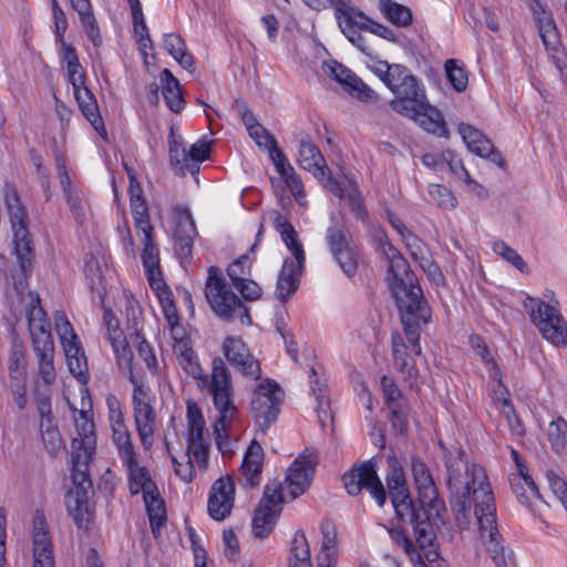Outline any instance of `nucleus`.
I'll use <instances>...</instances> for the list:
<instances>
[{"instance_id": "e2e57ef3", "label": "nucleus", "mask_w": 567, "mask_h": 567, "mask_svg": "<svg viewBox=\"0 0 567 567\" xmlns=\"http://www.w3.org/2000/svg\"><path fill=\"white\" fill-rule=\"evenodd\" d=\"M54 354L37 357L38 375L44 384L50 385L55 381L56 373L53 364Z\"/></svg>"}, {"instance_id": "e433bc0d", "label": "nucleus", "mask_w": 567, "mask_h": 567, "mask_svg": "<svg viewBox=\"0 0 567 567\" xmlns=\"http://www.w3.org/2000/svg\"><path fill=\"white\" fill-rule=\"evenodd\" d=\"M512 456L516 463L517 467V474H512L509 477V482L512 485L513 492L516 494L517 499L520 504H527L528 498L524 494H519L517 489V485L520 484V481H524L526 484V487L528 488L529 493L537 498L540 497L539 491L535 482L533 481L532 476L528 474L527 467L524 464L523 460L520 458L517 451H512Z\"/></svg>"}, {"instance_id": "473e14b6", "label": "nucleus", "mask_w": 567, "mask_h": 567, "mask_svg": "<svg viewBox=\"0 0 567 567\" xmlns=\"http://www.w3.org/2000/svg\"><path fill=\"white\" fill-rule=\"evenodd\" d=\"M146 512L150 519L152 533L158 537L162 526L166 523V511L157 487L155 492L147 491L143 494Z\"/></svg>"}, {"instance_id": "aec40b11", "label": "nucleus", "mask_w": 567, "mask_h": 567, "mask_svg": "<svg viewBox=\"0 0 567 567\" xmlns=\"http://www.w3.org/2000/svg\"><path fill=\"white\" fill-rule=\"evenodd\" d=\"M223 352L228 362L243 375L254 380L261 378L259 361L251 354L249 348L240 338H225Z\"/></svg>"}, {"instance_id": "de8ad7c7", "label": "nucleus", "mask_w": 567, "mask_h": 567, "mask_svg": "<svg viewBox=\"0 0 567 567\" xmlns=\"http://www.w3.org/2000/svg\"><path fill=\"white\" fill-rule=\"evenodd\" d=\"M34 401L37 411L40 415V432L42 430H56V425L53 423V416L51 411V394L48 390H34Z\"/></svg>"}, {"instance_id": "f704fd0d", "label": "nucleus", "mask_w": 567, "mask_h": 567, "mask_svg": "<svg viewBox=\"0 0 567 567\" xmlns=\"http://www.w3.org/2000/svg\"><path fill=\"white\" fill-rule=\"evenodd\" d=\"M161 81L163 83L162 94L167 107L174 113L181 112L184 109L185 100L178 80L168 69H164L161 73Z\"/></svg>"}, {"instance_id": "1a4fd4ad", "label": "nucleus", "mask_w": 567, "mask_h": 567, "mask_svg": "<svg viewBox=\"0 0 567 567\" xmlns=\"http://www.w3.org/2000/svg\"><path fill=\"white\" fill-rule=\"evenodd\" d=\"M81 467L82 464L76 470L71 468L73 487L65 497V504L78 529L89 532L94 520V505L90 501L93 491L89 470Z\"/></svg>"}, {"instance_id": "69168bd1", "label": "nucleus", "mask_w": 567, "mask_h": 567, "mask_svg": "<svg viewBox=\"0 0 567 567\" xmlns=\"http://www.w3.org/2000/svg\"><path fill=\"white\" fill-rule=\"evenodd\" d=\"M227 274L234 285L246 279L245 276L250 274L249 258L244 255L236 259L233 264L229 265Z\"/></svg>"}, {"instance_id": "a18cd8bd", "label": "nucleus", "mask_w": 567, "mask_h": 567, "mask_svg": "<svg viewBox=\"0 0 567 567\" xmlns=\"http://www.w3.org/2000/svg\"><path fill=\"white\" fill-rule=\"evenodd\" d=\"M112 441L122 464H132L134 460L138 458V452L133 444L128 429L112 433Z\"/></svg>"}, {"instance_id": "f8f14e48", "label": "nucleus", "mask_w": 567, "mask_h": 567, "mask_svg": "<svg viewBox=\"0 0 567 567\" xmlns=\"http://www.w3.org/2000/svg\"><path fill=\"white\" fill-rule=\"evenodd\" d=\"M284 391L270 379L261 380L252 391L250 411L256 423L267 430L278 417Z\"/></svg>"}, {"instance_id": "774afa93", "label": "nucleus", "mask_w": 567, "mask_h": 567, "mask_svg": "<svg viewBox=\"0 0 567 567\" xmlns=\"http://www.w3.org/2000/svg\"><path fill=\"white\" fill-rule=\"evenodd\" d=\"M417 262L433 284L436 286L444 284V276L441 272L439 266L433 261L430 254L419 259Z\"/></svg>"}, {"instance_id": "6e6d98bb", "label": "nucleus", "mask_w": 567, "mask_h": 567, "mask_svg": "<svg viewBox=\"0 0 567 567\" xmlns=\"http://www.w3.org/2000/svg\"><path fill=\"white\" fill-rule=\"evenodd\" d=\"M429 195L443 209H453L457 204L454 194L441 184L429 185Z\"/></svg>"}, {"instance_id": "bf43d9fd", "label": "nucleus", "mask_w": 567, "mask_h": 567, "mask_svg": "<svg viewBox=\"0 0 567 567\" xmlns=\"http://www.w3.org/2000/svg\"><path fill=\"white\" fill-rule=\"evenodd\" d=\"M324 72L334 79L337 82L344 84L351 87L353 80H355L357 75L352 73L349 69L343 66L342 64L331 61L324 63L323 65Z\"/></svg>"}, {"instance_id": "052dcab7", "label": "nucleus", "mask_w": 567, "mask_h": 567, "mask_svg": "<svg viewBox=\"0 0 567 567\" xmlns=\"http://www.w3.org/2000/svg\"><path fill=\"white\" fill-rule=\"evenodd\" d=\"M449 166L451 172L458 179L463 181L472 190L481 195V193L484 190L483 186L471 177L470 173L464 167L461 159L456 158L455 156H451L449 161Z\"/></svg>"}, {"instance_id": "58836bf2", "label": "nucleus", "mask_w": 567, "mask_h": 567, "mask_svg": "<svg viewBox=\"0 0 567 567\" xmlns=\"http://www.w3.org/2000/svg\"><path fill=\"white\" fill-rule=\"evenodd\" d=\"M164 49L187 71H195L194 58L187 53L186 45L181 35L167 33L164 35Z\"/></svg>"}, {"instance_id": "f3484780", "label": "nucleus", "mask_w": 567, "mask_h": 567, "mask_svg": "<svg viewBox=\"0 0 567 567\" xmlns=\"http://www.w3.org/2000/svg\"><path fill=\"white\" fill-rule=\"evenodd\" d=\"M179 367L183 371L198 382V386L205 390L214 401V382L215 380H223L228 383L230 393L234 392L233 380L229 369L221 358H215L213 360L212 372L209 375L204 373V370L199 363L197 354L188 353L177 359Z\"/></svg>"}, {"instance_id": "cd10ccee", "label": "nucleus", "mask_w": 567, "mask_h": 567, "mask_svg": "<svg viewBox=\"0 0 567 567\" xmlns=\"http://www.w3.org/2000/svg\"><path fill=\"white\" fill-rule=\"evenodd\" d=\"M529 8L545 48L556 51L560 44V39L550 11L546 10L539 0H532Z\"/></svg>"}, {"instance_id": "412c9836", "label": "nucleus", "mask_w": 567, "mask_h": 567, "mask_svg": "<svg viewBox=\"0 0 567 567\" xmlns=\"http://www.w3.org/2000/svg\"><path fill=\"white\" fill-rule=\"evenodd\" d=\"M384 84L394 94V99L390 101V106L394 112L398 109L396 101L406 105L413 97L422 96V92H424L416 78L401 64H392L391 75L386 78Z\"/></svg>"}, {"instance_id": "bb28decb", "label": "nucleus", "mask_w": 567, "mask_h": 567, "mask_svg": "<svg viewBox=\"0 0 567 567\" xmlns=\"http://www.w3.org/2000/svg\"><path fill=\"white\" fill-rule=\"evenodd\" d=\"M298 163L317 178H323L329 173L324 157L310 136L305 133L299 134Z\"/></svg>"}, {"instance_id": "2f4dec72", "label": "nucleus", "mask_w": 567, "mask_h": 567, "mask_svg": "<svg viewBox=\"0 0 567 567\" xmlns=\"http://www.w3.org/2000/svg\"><path fill=\"white\" fill-rule=\"evenodd\" d=\"M209 150V143L206 141H198L193 144L188 152H186L185 148H182V164L178 166L179 174H198L200 163L208 158Z\"/></svg>"}, {"instance_id": "8fccbe9b", "label": "nucleus", "mask_w": 567, "mask_h": 567, "mask_svg": "<svg viewBox=\"0 0 567 567\" xmlns=\"http://www.w3.org/2000/svg\"><path fill=\"white\" fill-rule=\"evenodd\" d=\"M323 542L321 551L318 555V566L327 565V567H336L337 564V536L333 530L322 528Z\"/></svg>"}, {"instance_id": "ea45409f", "label": "nucleus", "mask_w": 567, "mask_h": 567, "mask_svg": "<svg viewBox=\"0 0 567 567\" xmlns=\"http://www.w3.org/2000/svg\"><path fill=\"white\" fill-rule=\"evenodd\" d=\"M130 3L131 12H132V19H133V25H134V33L137 37V41L140 44L141 50H143V53L146 54L145 50L147 48H153V42L144 19L142 4L140 0H127Z\"/></svg>"}, {"instance_id": "49530a36", "label": "nucleus", "mask_w": 567, "mask_h": 567, "mask_svg": "<svg viewBox=\"0 0 567 567\" xmlns=\"http://www.w3.org/2000/svg\"><path fill=\"white\" fill-rule=\"evenodd\" d=\"M391 538L398 544L401 545L409 556V558L416 563L415 567H427V565L422 560L421 555L416 550L413 542L410 538V534H412V529L410 526L401 527V528H392L389 530Z\"/></svg>"}, {"instance_id": "b1692460", "label": "nucleus", "mask_w": 567, "mask_h": 567, "mask_svg": "<svg viewBox=\"0 0 567 567\" xmlns=\"http://www.w3.org/2000/svg\"><path fill=\"white\" fill-rule=\"evenodd\" d=\"M235 501V484L229 476L216 480L210 488L207 509L215 520L229 516Z\"/></svg>"}, {"instance_id": "7ed1b4c3", "label": "nucleus", "mask_w": 567, "mask_h": 567, "mask_svg": "<svg viewBox=\"0 0 567 567\" xmlns=\"http://www.w3.org/2000/svg\"><path fill=\"white\" fill-rule=\"evenodd\" d=\"M384 254L389 259L386 279L390 290L399 310L402 312L411 341L416 343L417 337L412 332L411 327L420 320H426L430 317V307L423 297L421 287L410 270L406 259L391 244L385 245Z\"/></svg>"}, {"instance_id": "c85d7f7f", "label": "nucleus", "mask_w": 567, "mask_h": 567, "mask_svg": "<svg viewBox=\"0 0 567 567\" xmlns=\"http://www.w3.org/2000/svg\"><path fill=\"white\" fill-rule=\"evenodd\" d=\"M264 451L261 445L252 441L248 446L240 467L245 485L256 487L260 484L264 465Z\"/></svg>"}, {"instance_id": "a211bd4d", "label": "nucleus", "mask_w": 567, "mask_h": 567, "mask_svg": "<svg viewBox=\"0 0 567 567\" xmlns=\"http://www.w3.org/2000/svg\"><path fill=\"white\" fill-rule=\"evenodd\" d=\"M78 437L72 441V468L89 470V464L96 447L95 426L92 415L84 410L74 416Z\"/></svg>"}, {"instance_id": "72a5a7b5", "label": "nucleus", "mask_w": 567, "mask_h": 567, "mask_svg": "<svg viewBox=\"0 0 567 567\" xmlns=\"http://www.w3.org/2000/svg\"><path fill=\"white\" fill-rule=\"evenodd\" d=\"M73 94L84 117L94 126L95 130H97L99 126L103 127L96 100L86 84L73 87Z\"/></svg>"}, {"instance_id": "f03ea898", "label": "nucleus", "mask_w": 567, "mask_h": 567, "mask_svg": "<svg viewBox=\"0 0 567 567\" xmlns=\"http://www.w3.org/2000/svg\"><path fill=\"white\" fill-rule=\"evenodd\" d=\"M318 457L312 452L299 455L287 470L285 485L278 482L268 483L264 495L255 511L252 533L258 538L266 537L272 529L285 501V492L291 499L303 494L310 486Z\"/></svg>"}, {"instance_id": "4be33fe9", "label": "nucleus", "mask_w": 567, "mask_h": 567, "mask_svg": "<svg viewBox=\"0 0 567 567\" xmlns=\"http://www.w3.org/2000/svg\"><path fill=\"white\" fill-rule=\"evenodd\" d=\"M384 84L394 94V99L390 101V106L394 112L398 109L396 101L406 105L413 97L422 96V92H424L416 78L401 64H392L391 75L386 78Z\"/></svg>"}, {"instance_id": "6ab92c4d", "label": "nucleus", "mask_w": 567, "mask_h": 567, "mask_svg": "<svg viewBox=\"0 0 567 567\" xmlns=\"http://www.w3.org/2000/svg\"><path fill=\"white\" fill-rule=\"evenodd\" d=\"M342 480L350 495H358L363 488H367L380 506L384 504L386 493L377 475L373 458L346 473Z\"/></svg>"}, {"instance_id": "4c0bfd02", "label": "nucleus", "mask_w": 567, "mask_h": 567, "mask_svg": "<svg viewBox=\"0 0 567 567\" xmlns=\"http://www.w3.org/2000/svg\"><path fill=\"white\" fill-rule=\"evenodd\" d=\"M278 174L285 181L286 186L291 194L299 200L303 197V187L300 177L297 175L295 168L291 166L284 153H276V158L272 162Z\"/></svg>"}, {"instance_id": "4468645a", "label": "nucleus", "mask_w": 567, "mask_h": 567, "mask_svg": "<svg viewBox=\"0 0 567 567\" xmlns=\"http://www.w3.org/2000/svg\"><path fill=\"white\" fill-rule=\"evenodd\" d=\"M131 382L134 384L132 401L135 427L143 449L150 451L154 444L156 412L151 404L150 389L132 373Z\"/></svg>"}, {"instance_id": "a878e982", "label": "nucleus", "mask_w": 567, "mask_h": 567, "mask_svg": "<svg viewBox=\"0 0 567 567\" xmlns=\"http://www.w3.org/2000/svg\"><path fill=\"white\" fill-rule=\"evenodd\" d=\"M458 133L472 153L489 159L502 168L505 167V159L502 154L494 148L492 142L476 127L462 123L458 125Z\"/></svg>"}, {"instance_id": "3c124183", "label": "nucleus", "mask_w": 567, "mask_h": 567, "mask_svg": "<svg viewBox=\"0 0 567 567\" xmlns=\"http://www.w3.org/2000/svg\"><path fill=\"white\" fill-rule=\"evenodd\" d=\"M444 69L446 73V78L452 86L457 92H463L467 87L468 79L466 71L462 65L457 63L454 59H449L444 63Z\"/></svg>"}, {"instance_id": "423d86ee", "label": "nucleus", "mask_w": 567, "mask_h": 567, "mask_svg": "<svg viewBox=\"0 0 567 567\" xmlns=\"http://www.w3.org/2000/svg\"><path fill=\"white\" fill-rule=\"evenodd\" d=\"M543 300L527 296L523 307L529 315L542 336L555 346L567 344V323L560 313L559 301L554 297L553 291L547 290Z\"/></svg>"}, {"instance_id": "603ef678", "label": "nucleus", "mask_w": 567, "mask_h": 567, "mask_svg": "<svg viewBox=\"0 0 567 567\" xmlns=\"http://www.w3.org/2000/svg\"><path fill=\"white\" fill-rule=\"evenodd\" d=\"M493 251L514 266L522 274L529 272V268L520 255H518V252L511 248L506 243L502 240L495 241L493 244Z\"/></svg>"}, {"instance_id": "37998d69", "label": "nucleus", "mask_w": 567, "mask_h": 567, "mask_svg": "<svg viewBox=\"0 0 567 567\" xmlns=\"http://www.w3.org/2000/svg\"><path fill=\"white\" fill-rule=\"evenodd\" d=\"M326 240L332 256L351 247L348 230L340 221L332 220V224L327 228Z\"/></svg>"}, {"instance_id": "dca6fc26", "label": "nucleus", "mask_w": 567, "mask_h": 567, "mask_svg": "<svg viewBox=\"0 0 567 567\" xmlns=\"http://www.w3.org/2000/svg\"><path fill=\"white\" fill-rule=\"evenodd\" d=\"M396 113L413 120L424 131L437 135L447 136V127L442 113L431 105L422 92V96L413 97L410 103L403 105L395 102Z\"/></svg>"}, {"instance_id": "2eb2a0df", "label": "nucleus", "mask_w": 567, "mask_h": 567, "mask_svg": "<svg viewBox=\"0 0 567 567\" xmlns=\"http://www.w3.org/2000/svg\"><path fill=\"white\" fill-rule=\"evenodd\" d=\"M55 330L70 372L82 383L87 380V362L78 336L63 312L54 313Z\"/></svg>"}, {"instance_id": "9d476101", "label": "nucleus", "mask_w": 567, "mask_h": 567, "mask_svg": "<svg viewBox=\"0 0 567 567\" xmlns=\"http://www.w3.org/2000/svg\"><path fill=\"white\" fill-rule=\"evenodd\" d=\"M214 408L217 412L213 425L216 445L223 455H231L229 431L239 416L238 408L234 402V392L230 393L228 383L223 380L214 382Z\"/></svg>"}, {"instance_id": "a19ab883", "label": "nucleus", "mask_w": 567, "mask_h": 567, "mask_svg": "<svg viewBox=\"0 0 567 567\" xmlns=\"http://www.w3.org/2000/svg\"><path fill=\"white\" fill-rule=\"evenodd\" d=\"M380 11L382 14L396 27H409L412 23V11L393 0H381Z\"/></svg>"}, {"instance_id": "680f3d73", "label": "nucleus", "mask_w": 567, "mask_h": 567, "mask_svg": "<svg viewBox=\"0 0 567 567\" xmlns=\"http://www.w3.org/2000/svg\"><path fill=\"white\" fill-rule=\"evenodd\" d=\"M343 272L351 277L358 269V251L351 246L333 256Z\"/></svg>"}, {"instance_id": "393cba45", "label": "nucleus", "mask_w": 567, "mask_h": 567, "mask_svg": "<svg viewBox=\"0 0 567 567\" xmlns=\"http://www.w3.org/2000/svg\"><path fill=\"white\" fill-rule=\"evenodd\" d=\"M173 236L179 256L187 257L192 252L193 241L197 235L196 226L188 207L175 206L173 208Z\"/></svg>"}, {"instance_id": "ddd939ff", "label": "nucleus", "mask_w": 567, "mask_h": 567, "mask_svg": "<svg viewBox=\"0 0 567 567\" xmlns=\"http://www.w3.org/2000/svg\"><path fill=\"white\" fill-rule=\"evenodd\" d=\"M339 28L347 39L363 53H368V51L365 40L360 33V30H367L392 42L396 41L395 33L390 28L370 19L353 7L349 10H344L342 16L339 17Z\"/></svg>"}, {"instance_id": "7c9ffc66", "label": "nucleus", "mask_w": 567, "mask_h": 567, "mask_svg": "<svg viewBox=\"0 0 567 567\" xmlns=\"http://www.w3.org/2000/svg\"><path fill=\"white\" fill-rule=\"evenodd\" d=\"M415 488L417 491L416 508L427 509V513L432 516L431 511L439 513L440 508L443 507V502L439 498L437 487L434 483L432 474L429 473L417 480H414Z\"/></svg>"}, {"instance_id": "6e6552de", "label": "nucleus", "mask_w": 567, "mask_h": 567, "mask_svg": "<svg viewBox=\"0 0 567 567\" xmlns=\"http://www.w3.org/2000/svg\"><path fill=\"white\" fill-rule=\"evenodd\" d=\"M205 297L212 310L221 319L230 320L235 313H238L243 324L249 326L251 323L248 309L227 285L221 270L216 266L208 268Z\"/></svg>"}, {"instance_id": "39448f33", "label": "nucleus", "mask_w": 567, "mask_h": 567, "mask_svg": "<svg viewBox=\"0 0 567 567\" xmlns=\"http://www.w3.org/2000/svg\"><path fill=\"white\" fill-rule=\"evenodd\" d=\"M274 226L296 260L293 261L290 258H286L277 279V298L281 301H286L298 289L299 277L302 275L305 268L306 254L295 228L286 216L277 213L274 218Z\"/></svg>"}, {"instance_id": "c9c22d12", "label": "nucleus", "mask_w": 567, "mask_h": 567, "mask_svg": "<svg viewBox=\"0 0 567 567\" xmlns=\"http://www.w3.org/2000/svg\"><path fill=\"white\" fill-rule=\"evenodd\" d=\"M128 474V487L132 495H136L140 492L143 494L147 491L155 492L156 485L151 480L146 467L140 465L138 458L134 460L132 464H123Z\"/></svg>"}, {"instance_id": "79ce46f5", "label": "nucleus", "mask_w": 567, "mask_h": 567, "mask_svg": "<svg viewBox=\"0 0 567 567\" xmlns=\"http://www.w3.org/2000/svg\"><path fill=\"white\" fill-rule=\"evenodd\" d=\"M289 567H312L306 535L297 532L291 542Z\"/></svg>"}, {"instance_id": "c756f323", "label": "nucleus", "mask_w": 567, "mask_h": 567, "mask_svg": "<svg viewBox=\"0 0 567 567\" xmlns=\"http://www.w3.org/2000/svg\"><path fill=\"white\" fill-rule=\"evenodd\" d=\"M55 167L71 212L78 223H82L85 215L83 200L80 194L71 187V179L66 172L65 161L61 154L55 155Z\"/></svg>"}, {"instance_id": "0eeeda50", "label": "nucleus", "mask_w": 567, "mask_h": 567, "mask_svg": "<svg viewBox=\"0 0 567 567\" xmlns=\"http://www.w3.org/2000/svg\"><path fill=\"white\" fill-rule=\"evenodd\" d=\"M4 204L11 224L14 252L22 274L27 276L31 270L34 258L33 240L28 229V213L19 198L18 192L13 187L6 189Z\"/></svg>"}, {"instance_id": "13d9d810", "label": "nucleus", "mask_w": 567, "mask_h": 567, "mask_svg": "<svg viewBox=\"0 0 567 567\" xmlns=\"http://www.w3.org/2000/svg\"><path fill=\"white\" fill-rule=\"evenodd\" d=\"M209 441L187 440L186 455L193 457L199 467L205 468L208 463Z\"/></svg>"}, {"instance_id": "5fc2aeb1", "label": "nucleus", "mask_w": 567, "mask_h": 567, "mask_svg": "<svg viewBox=\"0 0 567 567\" xmlns=\"http://www.w3.org/2000/svg\"><path fill=\"white\" fill-rule=\"evenodd\" d=\"M248 133L259 147H265L268 151L272 162L276 158V153H282L274 136L262 125L252 127Z\"/></svg>"}, {"instance_id": "338daca9", "label": "nucleus", "mask_w": 567, "mask_h": 567, "mask_svg": "<svg viewBox=\"0 0 567 567\" xmlns=\"http://www.w3.org/2000/svg\"><path fill=\"white\" fill-rule=\"evenodd\" d=\"M346 199L348 200L349 206L352 213L355 215V217L361 221L365 223L368 220L369 214L363 205V200L359 190L355 187L351 188L347 193Z\"/></svg>"}, {"instance_id": "9b49d317", "label": "nucleus", "mask_w": 567, "mask_h": 567, "mask_svg": "<svg viewBox=\"0 0 567 567\" xmlns=\"http://www.w3.org/2000/svg\"><path fill=\"white\" fill-rule=\"evenodd\" d=\"M402 315V312L400 311ZM431 320V316L426 320H420L411 327L412 332L417 337L416 343L411 341L410 334L408 333L406 326L401 316L406 341L399 332H393L391 336V352L394 368L402 374L403 379L409 382L411 386L415 385L419 379V370L415 365L414 357L420 355L422 348L420 344V327L427 324Z\"/></svg>"}, {"instance_id": "09e8293b", "label": "nucleus", "mask_w": 567, "mask_h": 567, "mask_svg": "<svg viewBox=\"0 0 567 567\" xmlns=\"http://www.w3.org/2000/svg\"><path fill=\"white\" fill-rule=\"evenodd\" d=\"M471 344L476 353L481 357L483 363L486 365L491 379L494 381H498L499 385L502 384V374L501 369L496 362H494L493 358L489 355L488 349L484 342V340L478 336L471 337Z\"/></svg>"}, {"instance_id": "0e129e2a", "label": "nucleus", "mask_w": 567, "mask_h": 567, "mask_svg": "<svg viewBox=\"0 0 567 567\" xmlns=\"http://www.w3.org/2000/svg\"><path fill=\"white\" fill-rule=\"evenodd\" d=\"M546 478L554 495L564 504L567 501V482L554 470L546 471Z\"/></svg>"}, {"instance_id": "5701e85b", "label": "nucleus", "mask_w": 567, "mask_h": 567, "mask_svg": "<svg viewBox=\"0 0 567 567\" xmlns=\"http://www.w3.org/2000/svg\"><path fill=\"white\" fill-rule=\"evenodd\" d=\"M33 567H54L52 540L43 512L35 511L32 526Z\"/></svg>"}, {"instance_id": "f257e3e1", "label": "nucleus", "mask_w": 567, "mask_h": 567, "mask_svg": "<svg viewBox=\"0 0 567 567\" xmlns=\"http://www.w3.org/2000/svg\"><path fill=\"white\" fill-rule=\"evenodd\" d=\"M457 454L458 461H449L446 464L447 485L455 498L452 509L455 512L456 519L467 523L473 499L483 547L496 567H508L513 557L511 553L506 551L497 528L494 495L485 471L480 465H468L463 460V452H457Z\"/></svg>"}, {"instance_id": "20e7f679", "label": "nucleus", "mask_w": 567, "mask_h": 567, "mask_svg": "<svg viewBox=\"0 0 567 567\" xmlns=\"http://www.w3.org/2000/svg\"><path fill=\"white\" fill-rule=\"evenodd\" d=\"M388 488L396 517L402 522V527H411L415 543L420 549L426 550V559L434 560L439 554L432 548L436 535L431 515L427 509L416 508V505L412 502L405 474L401 466H392L391 474L388 477Z\"/></svg>"}, {"instance_id": "c03bdc74", "label": "nucleus", "mask_w": 567, "mask_h": 567, "mask_svg": "<svg viewBox=\"0 0 567 567\" xmlns=\"http://www.w3.org/2000/svg\"><path fill=\"white\" fill-rule=\"evenodd\" d=\"M187 440L209 441L208 435H205V420L199 406L195 402L187 403Z\"/></svg>"}, {"instance_id": "864d4df0", "label": "nucleus", "mask_w": 567, "mask_h": 567, "mask_svg": "<svg viewBox=\"0 0 567 567\" xmlns=\"http://www.w3.org/2000/svg\"><path fill=\"white\" fill-rule=\"evenodd\" d=\"M114 333H115V336H111V341H112V344H113V348H114V351L116 354L117 364L121 368L128 369L130 374L132 373L135 377V374L132 370V360H133L132 351H131L130 347L127 346V343L125 342V340L120 339L121 332L117 329L114 330Z\"/></svg>"}, {"instance_id": "4d7b16f0", "label": "nucleus", "mask_w": 567, "mask_h": 567, "mask_svg": "<svg viewBox=\"0 0 567 567\" xmlns=\"http://www.w3.org/2000/svg\"><path fill=\"white\" fill-rule=\"evenodd\" d=\"M547 435L551 449L560 452L567 441V423L563 420L551 421L548 425Z\"/></svg>"}]
</instances>
